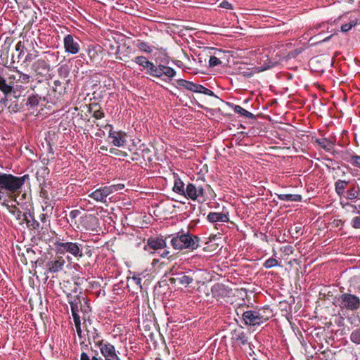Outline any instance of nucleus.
<instances>
[{"mask_svg":"<svg viewBox=\"0 0 360 360\" xmlns=\"http://www.w3.org/2000/svg\"><path fill=\"white\" fill-rule=\"evenodd\" d=\"M350 181L351 180L346 181L341 179H338L335 181L334 184L335 192L338 197L345 198L347 188H348Z\"/></svg>","mask_w":360,"mask_h":360,"instance_id":"obj_16","label":"nucleus"},{"mask_svg":"<svg viewBox=\"0 0 360 360\" xmlns=\"http://www.w3.org/2000/svg\"><path fill=\"white\" fill-rule=\"evenodd\" d=\"M39 98L37 96L32 95L27 98L26 105L30 107L37 106L39 104Z\"/></svg>","mask_w":360,"mask_h":360,"instance_id":"obj_42","label":"nucleus"},{"mask_svg":"<svg viewBox=\"0 0 360 360\" xmlns=\"http://www.w3.org/2000/svg\"><path fill=\"white\" fill-rule=\"evenodd\" d=\"M38 56V51L34 50L33 52L28 53L25 56V61H32Z\"/></svg>","mask_w":360,"mask_h":360,"instance_id":"obj_51","label":"nucleus"},{"mask_svg":"<svg viewBox=\"0 0 360 360\" xmlns=\"http://www.w3.org/2000/svg\"><path fill=\"white\" fill-rule=\"evenodd\" d=\"M178 279L179 280L180 283L188 285L193 281L194 278L189 275H183L178 278Z\"/></svg>","mask_w":360,"mask_h":360,"instance_id":"obj_45","label":"nucleus"},{"mask_svg":"<svg viewBox=\"0 0 360 360\" xmlns=\"http://www.w3.org/2000/svg\"><path fill=\"white\" fill-rule=\"evenodd\" d=\"M99 349L104 360H119L115 347L108 342H100ZM91 360H103L102 357L92 356Z\"/></svg>","mask_w":360,"mask_h":360,"instance_id":"obj_8","label":"nucleus"},{"mask_svg":"<svg viewBox=\"0 0 360 360\" xmlns=\"http://www.w3.org/2000/svg\"><path fill=\"white\" fill-rule=\"evenodd\" d=\"M28 175L15 176L10 174L0 173V203L7 205L11 195L24 184Z\"/></svg>","mask_w":360,"mask_h":360,"instance_id":"obj_1","label":"nucleus"},{"mask_svg":"<svg viewBox=\"0 0 360 360\" xmlns=\"http://www.w3.org/2000/svg\"><path fill=\"white\" fill-rule=\"evenodd\" d=\"M79 303L80 300L78 297H75L72 300L69 302L73 319H75V317H79L78 314Z\"/></svg>","mask_w":360,"mask_h":360,"instance_id":"obj_30","label":"nucleus"},{"mask_svg":"<svg viewBox=\"0 0 360 360\" xmlns=\"http://www.w3.org/2000/svg\"><path fill=\"white\" fill-rule=\"evenodd\" d=\"M212 27H208L207 28L204 27V41H207L208 37H207L205 35L211 36L212 34H216V32L212 30Z\"/></svg>","mask_w":360,"mask_h":360,"instance_id":"obj_50","label":"nucleus"},{"mask_svg":"<svg viewBox=\"0 0 360 360\" xmlns=\"http://www.w3.org/2000/svg\"><path fill=\"white\" fill-rule=\"evenodd\" d=\"M219 0H204V4L212 5L217 2Z\"/></svg>","mask_w":360,"mask_h":360,"instance_id":"obj_63","label":"nucleus"},{"mask_svg":"<svg viewBox=\"0 0 360 360\" xmlns=\"http://www.w3.org/2000/svg\"><path fill=\"white\" fill-rule=\"evenodd\" d=\"M62 82L60 80H55L53 82V90L55 91H58L59 93H61L63 91H64L65 88L61 86Z\"/></svg>","mask_w":360,"mask_h":360,"instance_id":"obj_49","label":"nucleus"},{"mask_svg":"<svg viewBox=\"0 0 360 360\" xmlns=\"http://www.w3.org/2000/svg\"><path fill=\"white\" fill-rule=\"evenodd\" d=\"M272 316L273 311L269 306L245 311L242 314L245 324L250 326H259Z\"/></svg>","mask_w":360,"mask_h":360,"instance_id":"obj_3","label":"nucleus"},{"mask_svg":"<svg viewBox=\"0 0 360 360\" xmlns=\"http://www.w3.org/2000/svg\"><path fill=\"white\" fill-rule=\"evenodd\" d=\"M208 98L211 100V106H217L221 102V99L212 91L204 86V103H208Z\"/></svg>","mask_w":360,"mask_h":360,"instance_id":"obj_21","label":"nucleus"},{"mask_svg":"<svg viewBox=\"0 0 360 360\" xmlns=\"http://www.w3.org/2000/svg\"><path fill=\"white\" fill-rule=\"evenodd\" d=\"M147 245L151 249L159 250L166 247V242L162 238H150L148 239Z\"/></svg>","mask_w":360,"mask_h":360,"instance_id":"obj_22","label":"nucleus"},{"mask_svg":"<svg viewBox=\"0 0 360 360\" xmlns=\"http://www.w3.org/2000/svg\"><path fill=\"white\" fill-rule=\"evenodd\" d=\"M205 245H206V246H204V252H215L218 248V245L217 243H212L211 240L205 243Z\"/></svg>","mask_w":360,"mask_h":360,"instance_id":"obj_43","label":"nucleus"},{"mask_svg":"<svg viewBox=\"0 0 360 360\" xmlns=\"http://www.w3.org/2000/svg\"><path fill=\"white\" fill-rule=\"evenodd\" d=\"M65 260L62 256H56L51 258L46 264V269L49 273H58L63 270Z\"/></svg>","mask_w":360,"mask_h":360,"instance_id":"obj_11","label":"nucleus"},{"mask_svg":"<svg viewBox=\"0 0 360 360\" xmlns=\"http://www.w3.org/2000/svg\"><path fill=\"white\" fill-rule=\"evenodd\" d=\"M99 338H100L99 335L97 333H95L93 335V336H92V339H93L94 342L98 347H99V343L100 342H105L103 340H100Z\"/></svg>","mask_w":360,"mask_h":360,"instance_id":"obj_54","label":"nucleus"},{"mask_svg":"<svg viewBox=\"0 0 360 360\" xmlns=\"http://www.w3.org/2000/svg\"><path fill=\"white\" fill-rule=\"evenodd\" d=\"M115 192V187L103 186L89 194V197L97 202H106V198Z\"/></svg>","mask_w":360,"mask_h":360,"instance_id":"obj_9","label":"nucleus"},{"mask_svg":"<svg viewBox=\"0 0 360 360\" xmlns=\"http://www.w3.org/2000/svg\"><path fill=\"white\" fill-rule=\"evenodd\" d=\"M169 254L168 250H164L163 252L160 254L162 257H167Z\"/></svg>","mask_w":360,"mask_h":360,"instance_id":"obj_64","label":"nucleus"},{"mask_svg":"<svg viewBox=\"0 0 360 360\" xmlns=\"http://www.w3.org/2000/svg\"><path fill=\"white\" fill-rule=\"evenodd\" d=\"M105 127L110 128V131L109 133V137L112 139V142L114 144V146L120 147L124 144L126 140L124 139L125 134L124 133H122L121 131H118V132L112 131V127L110 124H107V125H105Z\"/></svg>","mask_w":360,"mask_h":360,"instance_id":"obj_15","label":"nucleus"},{"mask_svg":"<svg viewBox=\"0 0 360 360\" xmlns=\"http://www.w3.org/2000/svg\"><path fill=\"white\" fill-rule=\"evenodd\" d=\"M206 194L207 197L206 198L204 197V202L208 200H211L212 199H214L216 197V194L214 192L213 189L211 188V186L208 184H206L204 186V194Z\"/></svg>","mask_w":360,"mask_h":360,"instance_id":"obj_33","label":"nucleus"},{"mask_svg":"<svg viewBox=\"0 0 360 360\" xmlns=\"http://www.w3.org/2000/svg\"><path fill=\"white\" fill-rule=\"evenodd\" d=\"M0 90L6 96L11 94L12 91L15 93L13 88L7 84L6 80L1 76H0Z\"/></svg>","mask_w":360,"mask_h":360,"instance_id":"obj_31","label":"nucleus"},{"mask_svg":"<svg viewBox=\"0 0 360 360\" xmlns=\"http://www.w3.org/2000/svg\"><path fill=\"white\" fill-rule=\"evenodd\" d=\"M220 7L226 8V9H233V6H232L231 4L227 1H223L220 4Z\"/></svg>","mask_w":360,"mask_h":360,"instance_id":"obj_56","label":"nucleus"},{"mask_svg":"<svg viewBox=\"0 0 360 360\" xmlns=\"http://www.w3.org/2000/svg\"><path fill=\"white\" fill-rule=\"evenodd\" d=\"M55 245L60 253H70L75 257L81 258L83 257V245L78 243L64 242L58 240Z\"/></svg>","mask_w":360,"mask_h":360,"instance_id":"obj_7","label":"nucleus"},{"mask_svg":"<svg viewBox=\"0 0 360 360\" xmlns=\"http://www.w3.org/2000/svg\"><path fill=\"white\" fill-rule=\"evenodd\" d=\"M204 110L206 111L205 116L207 117L210 120H217L219 118L220 115V109L219 107H208L204 106Z\"/></svg>","mask_w":360,"mask_h":360,"instance_id":"obj_26","label":"nucleus"},{"mask_svg":"<svg viewBox=\"0 0 360 360\" xmlns=\"http://www.w3.org/2000/svg\"><path fill=\"white\" fill-rule=\"evenodd\" d=\"M334 301L342 310L356 311L360 309V297L350 289L345 291L344 287L340 288V294L335 297Z\"/></svg>","mask_w":360,"mask_h":360,"instance_id":"obj_2","label":"nucleus"},{"mask_svg":"<svg viewBox=\"0 0 360 360\" xmlns=\"http://www.w3.org/2000/svg\"><path fill=\"white\" fill-rule=\"evenodd\" d=\"M217 52L220 53L221 50L212 47L204 46V53L210 57L209 59V67L214 68L219 64H221V60L216 57L215 56H212L217 54Z\"/></svg>","mask_w":360,"mask_h":360,"instance_id":"obj_14","label":"nucleus"},{"mask_svg":"<svg viewBox=\"0 0 360 360\" xmlns=\"http://www.w3.org/2000/svg\"><path fill=\"white\" fill-rule=\"evenodd\" d=\"M22 49H23V46L22 45L21 41H19L15 46V49H16V51H20V55L22 54V53L23 51Z\"/></svg>","mask_w":360,"mask_h":360,"instance_id":"obj_60","label":"nucleus"},{"mask_svg":"<svg viewBox=\"0 0 360 360\" xmlns=\"http://www.w3.org/2000/svg\"><path fill=\"white\" fill-rule=\"evenodd\" d=\"M354 212L356 213L357 215L354 217L350 221V225L355 229H360V210H354Z\"/></svg>","mask_w":360,"mask_h":360,"instance_id":"obj_34","label":"nucleus"},{"mask_svg":"<svg viewBox=\"0 0 360 360\" xmlns=\"http://www.w3.org/2000/svg\"><path fill=\"white\" fill-rule=\"evenodd\" d=\"M65 51L71 54H76L79 51L80 46L77 39L72 35L68 34L63 39Z\"/></svg>","mask_w":360,"mask_h":360,"instance_id":"obj_12","label":"nucleus"},{"mask_svg":"<svg viewBox=\"0 0 360 360\" xmlns=\"http://www.w3.org/2000/svg\"><path fill=\"white\" fill-rule=\"evenodd\" d=\"M233 110L236 113L239 114L240 116H242L245 118H248V119H251V120H255L256 118V117L254 114L246 110L240 105H234Z\"/></svg>","mask_w":360,"mask_h":360,"instance_id":"obj_28","label":"nucleus"},{"mask_svg":"<svg viewBox=\"0 0 360 360\" xmlns=\"http://www.w3.org/2000/svg\"><path fill=\"white\" fill-rule=\"evenodd\" d=\"M134 61L139 65L142 66L143 68H146V70L149 66L150 63H151L144 56L135 57Z\"/></svg>","mask_w":360,"mask_h":360,"instance_id":"obj_38","label":"nucleus"},{"mask_svg":"<svg viewBox=\"0 0 360 360\" xmlns=\"http://www.w3.org/2000/svg\"><path fill=\"white\" fill-rule=\"evenodd\" d=\"M22 220L25 221L27 226L30 229H37L39 228V223L34 219L31 213L22 214Z\"/></svg>","mask_w":360,"mask_h":360,"instance_id":"obj_23","label":"nucleus"},{"mask_svg":"<svg viewBox=\"0 0 360 360\" xmlns=\"http://www.w3.org/2000/svg\"><path fill=\"white\" fill-rule=\"evenodd\" d=\"M49 174V169L46 167H41L36 173V177L40 186L46 184V179Z\"/></svg>","mask_w":360,"mask_h":360,"instance_id":"obj_24","label":"nucleus"},{"mask_svg":"<svg viewBox=\"0 0 360 360\" xmlns=\"http://www.w3.org/2000/svg\"><path fill=\"white\" fill-rule=\"evenodd\" d=\"M348 161L353 167L360 169V155L353 154L351 155L350 159Z\"/></svg>","mask_w":360,"mask_h":360,"instance_id":"obj_41","label":"nucleus"},{"mask_svg":"<svg viewBox=\"0 0 360 360\" xmlns=\"http://www.w3.org/2000/svg\"><path fill=\"white\" fill-rule=\"evenodd\" d=\"M137 46L139 50L146 53H150L153 51V49L147 43L143 41L139 43Z\"/></svg>","mask_w":360,"mask_h":360,"instance_id":"obj_44","label":"nucleus"},{"mask_svg":"<svg viewBox=\"0 0 360 360\" xmlns=\"http://www.w3.org/2000/svg\"><path fill=\"white\" fill-rule=\"evenodd\" d=\"M231 340L238 345L248 344L250 348L252 349V344L248 342V334L242 328H236L231 331Z\"/></svg>","mask_w":360,"mask_h":360,"instance_id":"obj_13","label":"nucleus"},{"mask_svg":"<svg viewBox=\"0 0 360 360\" xmlns=\"http://www.w3.org/2000/svg\"><path fill=\"white\" fill-rule=\"evenodd\" d=\"M197 192L198 190L195 186L192 184H188L184 195L191 200H196L198 196Z\"/></svg>","mask_w":360,"mask_h":360,"instance_id":"obj_29","label":"nucleus"},{"mask_svg":"<svg viewBox=\"0 0 360 360\" xmlns=\"http://www.w3.org/2000/svg\"><path fill=\"white\" fill-rule=\"evenodd\" d=\"M356 25V22L352 21L349 23L344 24L341 26V31L342 32H347L350 30L353 27Z\"/></svg>","mask_w":360,"mask_h":360,"instance_id":"obj_47","label":"nucleus"},{"mask_svg":"<svg viewBox=\"0 0 360 360\" xmlns=\"http://www.w3.org/2000/svg\"><path fill=\"white\" fill-rule=\"evenodd\" d=\"M30 79V76L27 74H24L22 72H19V79L18 80L22 83H28Z\"/></svg>","mask_w":360,"mask_h":360,"instance_id":"obj_52","label":"nucleus"},{"mask_svg":"<svg viewBox=\"0 0 360 360\" xmlns=\"http://www.w3.org/2000/svg\"><path fill=\"white\" fill-rule=\"evenodd\" d=\"M176 75L175 70L168 66L160 65L158 66L157 70L153 77H161L162 75H165L169 78L174 77Z\"/></svg>","mask_w":360,"mask_h":360,"instance_id":"obj_19","label":"nucleus"},{"mask_svg":"<svg viewBox=\"0 0 360 360\" xmlns=\"http://www.w3.org/2000/svg\"><path fill=\"white\" fill-rule=\"evenodd\" d=\"M81 360H91V359L86 353L82 352L81 354Z\"/></svg>","mask_w":360,"mask_h":360,"instance_id":"obj_61","label":"nucleus"},{"mask_svg":"<svg viewBox=\"0 0 360 360\" xmlns=\"http://www.w3.org/2000/svg\"><path fill=\"white\" fill-rule=\"evenodd\" d=\"M132 281L139 286L140 289L142 288L141 286V278L139 276H133L131 278Z\"/></svg>","mask_w":360,"mask_h":360,"instance_id":"obj_55","label":"nucleus"},{"mask_svg":"<svg viewBox=\"0 0 360 360\" xmlns=\"http://www.w3.org/2000/svg\"><path fill=\"white\" fill-rule=\"evenodd\" d=\"M231 292V288L226 287L222 283H217L211 288L212 296H210V293L205 294L204 297V302L212 303L214 300L218 301L220 299L229 297Z\"/></svg>","mask_w":360,"mask_h":360,"instance_id":"obj_6","label":"nucleus"},{"mask_svg":"<svg viewBox=\"0 0 360 360\" xmlns=\"http://www.w3.org/2000/svg\"><path fill=\"white\" fill-rule=\"evenodd\" d=\"M170 243L175 250L189 249L193 250L199 246L200 238L188 232L181 231L172 236Z\"/></svg>","mask_w":360,"mask_h":360,"instance_id":"obj_4","label":"nucleus"},{"mask_svg":"<svg viewBox=\"0 0 360 360\" xmlns=\"http://www.w3.org/2000/svg\"><path fill=\"white\" fill-rule=\"evenodd\" d=\"M111 186L115 187V191L122 189L124 188V185L122 184L112 185Z\"/></svg>","mask_w":360,"mask_h":360,"instance_id":"obj_62","label":"nucleus"},{"mask_svg":"<svg viewBox=\"0 0 360 360\" xmlns=\"http://www.w3.org/2000/svg\"><path fill=\"white\" fill-rule=\"evenodd\" d=\"M352 342L360 345V328L353 330L349 336Z\"/></svg>","mask_w":360,"mask_h":360,"instance_id":"obj_35","label":"nucleus"},{"mask_svg":"<svg viewBox=\"0 0 360 360\" xmlns=\"http://www.w3.org/2000/svg\"><path fill=\"white\" fill-rule=\"evenodd\" d=\"M58 72L60 75L63 74L65 77H66L68 75V71L67 68L63 67V66L60 67L58 69Z\"/></svg>","mask_w":360,"mask_h":360,"instance_id":"obj_57","label":"nucleus"},{"mask_svg":"<svg viewBox=\"0 0 360 360\" xmlns=\"http://www.w3.org/2000/svg\"><path fill=\"white\" fill-rule=\"evenodd\" d=\"M158 66L155 65L152 62L150 63L147 68V73L151 76H153L155 71L157 70Z\"/></svg>","mask_w":360,"mask_h":360,"instance_id":"obj_53","label":"nucleus"},{"mask_svg":"<svg viewBox=\"0 0 360 360\" xmlns=\"http://www.w3.org/2000/svg\"><path fill=\"white\" fill-rule=\"evenodd\" d=\"M79 213H80V212L77 210H72L70 212V217L72 219H75L79 214Z\"/></svg>","mask_w":360,"mask_h":360,"instance_id":"obj_58","label":"nucleus"},{"mask_svg":"<svg viewBox=\"0 0 360 360\" xmlns=\"http://www.w3.org/2000/svg\"><path fill=\"white\" fill-rule=\"evenodd\" d=\"M345 205L349 206V207L353 208L354 210L357 209L358 210H360V202L357 205H353V204H351L347 202L345 203Z\"/></svg>","mask_w":360,"mask_h":360,"instance_id":"obj_59","label":"nucleus"},{"mask_svg":"<svg viewBox=\"0 0 360 360\" xmlns=\"http://www.w3.org/2000/svg\"><path fill=\"white\" fill-rule=\"evenodd\" d=\"M73 321L75 323L77 335L81 338H82V329H81L80 317H75V319H73Z\"/></svg>","mask_w":360,"mask_h":360,"instance_id":"obj_46","label":"nucleus"},{"mask_svg":"<svg viewBox=\"0 0 360 360\" xmlns=\"http://www.w3.org/2000/svg\"><path fill=\"white\" fill-rule=\"evenodd\" d=\"M316 143L323 150L328 152L332 150L335 146L334 141H332L326 138L317 139L316 140Z\"/></svg>","mask_w":360,"mask_h":360,"instance_id":"obj_25","label":"nucleus"},{"mask_svg":"<svg viewBox=\"0 0 360 360\" xmlns=\"http://www.w3.org/2000/svg\"><path fill=\"white\" fill-rule=\"evenodd\" d=\"M220 278V275L216 273L214 271H209L204 269V280L207 282L212 281H217Z\"/></svg>","mask_w":360,"mask_h":360,"instance_id":"obj_32","label":"nucleus"},{"mask_svg":"<svg viewBox=\"0 0 360 360\" xmlns=\"http://www.w3.org/2000/svg\"><path fill=\"white\" fill-rule=\"evenodd\" d=\"M92 115L95 119L98 120L104 117L105 113L101 108L99 107L98 109L94 110Z\"/></svg>","mask_w":360,"mask_h":360,"instance_id":"obj_48","label":"nucleus"},{"mask_svg":"<svg viewBox=\"0 0 360 360\" xmlns=\"http://www.w3.org/2000/svg\"><path fill=\"white\" fill-rule=\"evenodd\" d=\"M44 56L35 60L31 65V70L37 78L46 79L51 71V66L47 56H51L50 52H44Z\"/></svg>","mask_w":360,"mask_h":360,"instance_id":"obj_5","label":"nucleus"},{"mask_svg":"<svg viewBox=\"0 0 360 360\" xmlns=\"http://www.w3.org/2000/svg\"><path fill=\"white\" fill-rule=\"evenodd\" d=\"M176 83L180 88H184L186 89L197 93L202 92V86L200 84H196L182 79H178Z\"/></svg>","mask_w":360,"mask_h":360,"instance_id":"obj_18","label":"nucleus"},{"mask_svg":"<svg viewBox=\"0 0 360 360\" xmlns=\"http://www.w3.org/2000/svg\"><path fill=\"white\" fill-rule=\"evenodd\" d=\"M345 198L353 202L360 200V186L355 179L351 180Z\"/></svg>","mask_w":360,"mask_h":360,"instance_id":"obj_10","label":"nucleus"},{"mask_svg":"<svg viewBox=\"0 0 360 360\" xmlns=\"http://www.w3.org/2000/svg\"><path fill=\"white\" fill-rule=\"evenodd\" d=\"M86 51L89 56L91 63H94L98 58L99 56V53L102 51V49L98 45H88Z\"/></svg>","mask_w":360,"mask_h":360,"instance_id":"obj_20","label":"nucleus"},{"mask_svg":"<svg viewBox=\"0 0 360 360\" xmlns=\"http://www.w3.org/2000/svg\"><path fill=\"white\" fill-rule=\"evenodd\" d=\"M278 265L279 264L278 260L273 257L266 259L263 264V266L266 269H270L271 267L276 266Z\"/></svg>","mask_w":360,"mask_h":360,"instance_id":"obj_40","label":"nucleus"},{"mask_svg":"<svg viewBox=\"0 0 360 360\" xmlns=\"http://www.w3.org/2000/svg\"><path fill=\"white\" fill-rule=\"evenodd\" d=\"M279 200L286 202H300L302 195L299 194H277Z\"/></svg>","mask_w":360,"mask_h":360,"instance_id":"obj_27","label":"nucleus"},{"mask_svg":"<svg viewBox=\"0 0 360 360\" xmlns=\"http://www.w3.org/2000/svg\"><path fill=\"white\" fill-rule=\"evenodd\" d=\"M207 220L212 223L228 222L229 221V215L228 213L222 212H210L207 216Z\"/></svg>","mask_w":360,"mask_h":360,"instance_id":"obj_17","label":"nucleus"},{"mask_svg":"<svg viewBox=\"0 0 360 360\" xmlns=\"http://www.w3.org/2000/svg\"><path fill=\"white\" fill-rule=\"evenodd\" d=\"M173 191L179 194L185 193L184 184L179 179H175Z\"/></svg>","mask_w":360,"mask_h":360,"instance_id":"obj_36","label":"nucleus"},{"mask_svg":"<svg viewBox=\"0 0 360 360\" xmlns=\"http://www.w3.org/2000/svg\"><path fill=\"white\" fill-rule=\"evenodd\" d=\"M266 58L267 56H266ZM276 65V63L269 60L268 58L264 61V63L261 65H258L256 67V69L258 70V72H262L264 70H266L268 69H270Z\"/></svg>","mask_w":360,"mask_h":360,"instance_id":"obj_37","label":"nucleus"},{"mask_svg":"<svg viewBox=\"0 0 360 360\" xmlns=\"http://www.w3.org/2000/svg\"><path fill=\"white\" fill-rule=\"evenodd\" d=\"M333 171L334 172L333 179H338L342 178L346 176L347 172H345L343 169H342L340 166L337 167H333Z\"/></svg>","mask_w":360,"mask_h":360,"instance_id":"obj_39","label":"nucleus"}]
</instances>
